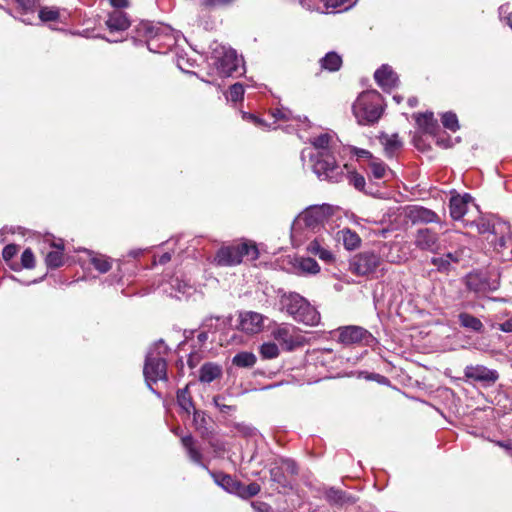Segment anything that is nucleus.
Returning <instances> with one entry per match:
<instances>
[{
  "label": "nucleus",
  "instance_id": "f257e3e1",
  "mask_svg": "<svg viewBox=\"0 0 512 512\" xmlns=\"http://www.w3.org/2000/svg\"><path fill=\"white\" fill-rule=\"evenodd\" d=\"M332 137L325 133L316 137L312 145L318 150L315 155L313 171L321 180H327L338 183L345 177L343 168L336 164L335 158L331 153Z\"/></svg>",
  "mask_w": 512,
  "mask_h": 512
},
{
  "label": "nucleus",
  "instance_id": "f03ea898",
  "mask_svg": "<svg viewBox=\"0 0 512 512\" xmlns=\"http://www.w3.org/2000/svg\"><path fill=\"white\" fill-rule=\"evenodd\" d=\"M280 307L295 321L308 326L320 322V314L303 296L296 292L283 293L280 296Z\"/></svg>",
  "mask_w": 512,
  "mask_h": 512
},
{
  "label": "nucleus",
  "instance_id": "7ed1b4c3",
  "mask_svg": "<svg viewBox=\"0 0 512 512\" xmlns=\"http://www.w3.org/2000/svg\"><path fill=\"white\" fill-rule=\"evenodd\" d=\"M332 214L329 205H314L300 213L292 224V236H301L305 231L319 232Z\"/></svg>",
  "mask_w": 512,
  "mask_h": 512
},
{
  "label": "nucleus",
  "instance_id": "20e7f679",
  "mask_svg": "<svg viewBox=\"0 0 512 512\" xmlns=\"http://www.w3.org/2000/svg\"><path fill=\"white\" fill-rule=\"evenodd\" d=\"M168 353V346L163 340L156 342L148 351L144 363L143 374L151 389V383L167 379V364L164 355Z\"/></svg>",
  "mask_w": 512,
  "mask_h": 512
},
{
  "label": "nucleus",
  "instance_id": "39448f33",
  "mask_svg": "<svg viewBox=\"0 0 512 512\" xmlns=\"http://www.w3.org/2000/svg\"><path fill=\"white\" fill-rule=\"evenodd\" d=\"M352 109L359 124L375 123L383 112L382 96L375 90L365 91L358 96Z\"/></svg>",
  "mask_w": 512,
  "mask_h": 512
},
{
  "label": "nucleus",
  "instance_id": "423d86ee",
  "mask_svg": "<svg viewBox=\"0 0 512 512\" xmlns=\"http://www.w3.org/2000/svg\"><path fill=\"white\" fill-rule=\"evenodd\" d=\"M142 30L151 51L165 52L164 50L173 47L177 42L173 29L168 25L144 23Z\"/></svg>",
  "mask_w": 512,
  "mask_h": 512
},
{
  "label": "nucleus",
  "instance_id": "0eeeda50",
  "mask_svg": "<svg viewBox=\"0 0 512 512\" xmlns=\"http://www.w3.org/2000/svg\"><path fill=\"white\" fill-rule=\"evenodd\" d=\"M244 256L256 259L258 257V250L256 246L248 243H241L222 247L218 250L215 261L219 266H233L240 264Z\"/></svg>",
  "mask_w": 512,
  "mask_h": 512
},
{
  "label": "nucleus",
  "instance_id": "6e6552de",
  "mask_svg": "<svg viewBox=\"0 0 512 512\" xmlns=\"http://www.w3.org/2000/svg\"><path fill=\"white\" fill-rule=\"evenodd\" d=\"M272 337L280 343L286 351H292L305 344V337L297 328L290 324H278L271 330Z\"/></svg>",
  "mask_w": 512,
  "mask_h": 512
},
{
  "label": "nucleus",
  "instance_id": "1a4fd4ad",
  "mask_svg": "<svg viewBox=\"0 0 512 512\" xmlns=\"http://www.w3.org/2000/svg\"><path fill=\"white\" fill-rule=\"evenodd\" d=\"M336 331L338 333V341L344 345L362 344L373 346L376 343V338L361 326H342Z\"/></svg>",
  "mask_w": 512,
  "mask_h": 512
},
{
  "label": "nucleus",
  "instance_id": "9d476101",
  "mask_svg": "<svg viewBox=\"0 0 512 512\" xmlns=\"http://www.w3.org/2000/svg\"><path fill=\"white\" fill-rule=\"evenodd\" d=\"M381 264V257L374 251H363L350 261V271L357 276H369L376 272Z\"/></svg>",
  "mask_w": 512,
  "mask_h": 512
},
{
  "label": "nucleus",
  "instance_id": "9b49d317",
  "mask_svg": "<svg viewBox=\"0 0 512 512\" xmlns=\"http://www.w3.org/2000/svg\"><path fill=\"white\" fill-rule=\"evenodd\" d=\"M486 240L497 254H502V260L510 259L512 252L507 245L511 242L510 227L506 223H498L494 228V234L486 236Z\"/></svg>",
  "mask_w": 512,
  "mask_h": 512
},
{
  "label": "nucleus",
  "instance_id": "f8f14e48",
  "mask_svg": "<svg viewBox=\"0 0 512 512\" xmlns=\"http://www.w3.org/2000/svg\"><path fill=\"white\" fill-rule=\"evenodd\" d=\"M216 67L220 75L228 77L237 71L241 59L238 58L235 50L221 47V51H215Z\"/></svg>",
  "mask_w": 512,
  "mask_h": 512
},
{
  "label": "nucleus",
  "instance_id": "ddd939ff",
  "mask_svg": "<svg viewBox=\"0 0 512 512\" xmlns=\"http://www.w3.org/2000/svg\"><path fill=\"white\" fill-rule=\"evenodd\" d=\"M464 375L469 380L480 382L487 386L493 385L499 379V374L496 370L489 369L483 365L466 366Z\"/></svg>",
  "mask_w": 512,
  "mask_h": 512
},
{
  "label": "nucleus",
  "instance_id": "4468645a",
  "mask_svg": "<svg viewBox=\"0 0 512 512\" xmlns=\"http://www.w3.org/2000/svg\"><path fill=\"white\" fill-rule=\"evenodd\" d=\"M414 244L420 250L435 252L439 248L438 235L429 228H421L415 234Z\"/></svg>",
  "mask_w": 512,
  "mask_h": 512
},
{
  "label": "nucleus",
  "instance_id": "2eb2a0df",
  "mask_svg": "<svg viewBox=\"0 0 512 512\" xmlns=\"http://www.w3.org/2000/svg\"><path fill=\"white\" fill-rule=\"evenodd\" d=\"M263 321L264 317L260 313L242 312L239 315V328L248 334H256L262 330Z\"/></svg>",
  "mask_w": 512,
  "mask_h": 512
},
{
  "label": "nucleus",
  "instance_id": "dca6fc26",
  "mask_svg": "<svg viewBox=\"0 0 512 512\" xmlns=\"http://www.w3.org/2000/svg\"><path fill=\"white\" fill-rule=\"evenodd\" d=\"M293 273L297 275H316L320 272V266L310 257H294L290 261Z\"/></svg>",
  "mask_w": 512,
  "mask_h": 512
},
{
  "label": "nucleus",
  "instance_id": "f3484780",
  "mask_svg": "<svg viewBox=\"0 0 512 512\" xmlns=\"http://www.w3.org/2000/svg\"><path fill=\"white\" fill-rule=\"evenodd\" d=\"M407 217L413 224H428L439 221V217L434 211L417 205L408 208Z\"/></svg>",
  "mask_w": 512,
  "mask_h": 512
},
{
  "label": "nucleus",
  "instance_id": "a211bd4d",
  "mask_svg": "<svg viewBox=\"0 0 512 512\" xmlns=\"http://www.w3.org/2000/svg\"><path fill=\"white\" fill-rule=\"evenodd\" d=\"M374 78L377 84L382 87L383 90L389 91L397 86L398 77L392 68L388 65H382L376 70Z\"/></svg>",
  "mask_w": 512,
  "mask_h": 512
},
{
  "label": "nucleus",
  "instance_id": "6ab92c4d",
  "mask_svg": "<svg viewBox=\"0 0 512 512\" xmlns=\"http://www.w3.org/2000/svg\"><path fill=\"white\" fill-rule=\"evenodd\" d=\"M105 24L110 32H120L127 30L131 22L125 12L115 10L109 13Z\"/></svg>",
  "mask_w": 512,
  "mask_h": 512
},
{
  "label": "nucleus",
  "instance_id": "aec40b11",
  "mask_svg": "<svg viewBox=\"0 0 512 512\" xmlns=\"http://www.w3.org/2000/svg\"><path fill=\"white\" fill-rule=\"evenodd\" d=\"M472 200L471 195L452 196L449 202L450 215L454 220H460L467 212L468 203Z\"/></svg>",
  "mask_w": 512,
  "mask_h": 512
},
{
  "label": "nucleus",
  "instance_id": "412c9836",
  "mask_svg": "<svg viewBox=\"0 0 512 512\" xmlns=\"http://www.w3.org/2000/svg\"><path fill=\"white\" fill-rule=\"evenodd\" d=\"M324 498L329 504L338 506L356 502V499L353 496L334 487H330L324 491Z\"/></svg>",
  "mask_w": 512,
  "mask_h": 512
},
{
  "label": "nucleus",
  "instance_id": "4be33fe9",
  "mask_svg": "<svg viewBox=\"0 0 512 512\" xmlns=\"http://www.w3.org/2000/svg\"><path fill=\"white\" fill-rule=\"evenodd\" d=\"M222 376V367L216 363L208 362L201 366L199 370V381L202 383H211Z\"/></svg>",
  "mask_w": 512,
  "mask_h": 512
},
{
  "label": "nucleus",
  "instance_id": "5701e85b",
  "mask_svg": "<svg viewBox=\"0 0 512 512\" xmlns=\"http://www.w3.org/2000/svg\"><path fill=\"white\" fill-rule=\"evenodd\" d=\"M171 288L173 292H171V296L181 299L182 297H188L192 295L195 291L194 286L187 280L181 279L179 277H174L171 280Z\"/></svg>",
  "mask_w": 512,
  "mask_h": 512
},
{
  "label": "nucleus",
  "instance_id": "b1692460",
  "mask_svg": "<svg viewBox=\"0 0 512 512\" xmlns=\"http://www.w3.org/2000/svg\"><path fill=\"white\" fill-rule=\"evenodd\" d=\"M378 254L381 260L385 259L389 263L399 264L405 261L398 244H383Z\"/></svg>",
  "mask_w": 512,
  "mask_h": 512
},
{
  "label": "nucleus",
  "instance_id": "393cba45",
  "mask_svg": "<svg viewBox=\"0 0 512 512\" xmlns=\"http://www.w3.org/2000/svg\"><path fill=\"white\" fill-rule=\"evenodd\" d=\"M210 474L218 486L223 488L225 491L236 495L240 484L239 481L224 473L210 472Z\"/></svg>",
  "mask_w": 512,
  "mask_h": 512
},
{
  "label": "nucleus",
  "instance_id": "a878e982",
  "mask_svg": "<svg viewBox=\"0 0 512 512\" xmlns=\"http://www.w3.org/2000/svg\"><path fill=\"white\" fill-rule=\"evenodd\" d=\"M17 9L22 15H27L21 21L25 24H31L35 18V11L39 5L40 0H15Z\"/></svg>",
  "mask_w": 512,
  "mask_h": 512
},
{
  "label": "nucleus",
  "instance_id": "bb28decb",
  "mask_svg": "<svg viewBox=\"0 0 512 512\" xmlns=\"http://www.w3.org/2000/svg\"><path fill=\"white\" fill-rule=\"evenodd\" d=\"M181 443L183 447L186 449L187 454L191 461L196 464L202 465V453L196 448L195 440L191 435H186L181 438Z\"/></svg>",
  "mask_w": 512,
  "mask_h": 512
},
{
  "label": "nucleus",
  "instance_id": "cd10ccee",
  "mask_svg": "<svg viewBox=\"0 0 512 512\" xmlns=\"http://www.w3.org/2000/svg\"><path fill=\"white\" fill-rule=\"evenodd\" d=\"M458 319L460 325L466 329L479 333L483 332L484 330L483 323L480 321V319L469 313H460Z\"/></svg>",
  "mask_w": 512,
  "mask_h": 512
},
{
  "label": "nucleus",
  "instance_id": "c85d7f7f",
  "mask_svg": "<svg viewBox=\"0 0 512 512\" xmlns=\"http://www.w3.org/2000/svg\"><path fill=\"white\" fill-rule=\"evenodd\" d=\"M416 123L425 133L429 134H433L438 127L432 112L417 115Z\"/></svg>",
  "mask_w": 512,
  "mask_h": 512
},
{
  "label": "nucleus",
  "instance_id": "c756f323",
  "mask_svg": "<svg viewBox=\"0 0 512 512\" xmlns=\"http://www.w3.org/2000/svg\"><path fill=\"white\" fill-rule=\"evenodd\" d=\"M338 235L342 239L345 248L348 250L356 249L361 243L358 234L350 229H343L338 232Z\"/></svg>",
  "mask_w": 512,
  "mask_h": 512
},
{
  "label": "nucleus",
  "instance_id": "7c9ffc66",
  "mask_svg": "<svg viewBox=\"0 0 512 512\" xmlns=\"http://www.w3.org/2000/svg\"><path fill=\"white\" fill-rule=\"evenodd\" d=\"M321 67L330 72H334L340 69L342 65V58L335 52H328L321 60Z\"/></svg>",
  "mask_w": 512,
  "mask_h": 512
},
{
  "label": "nucleus",
  "instance_id": "2f4dec72",
  "mask_svg": "<svg viewBox=\"0 0 512 512\" xmlns=\"http://www.w3.org/2000/svg\"><path fill=\"white\" fill-rule=\"evenodd\" d=\"M369 169L371 171L372 176L375 179H384L389 174L392 173L391 170L387 167V165L384 162H382L376 158H374L370 161Z\"/></svg>",
  "mask_w": 512,
  "mask_h": 512
},
{
  "label": "nucleus",
  "instance_id": "473e14b6",
  "mask_svg": "<svg viewBox=\"0 0 512 512\" xmlns=\"http://www.w3.org/2000/svg\"><path fill=\"white\" fill-rule=\"evenodd\" d=\"M53 247L57 248L56 251H52L46 256V264L49 268H58L63 264V244H52Z\"/></svg>",
  "mask_w": 512,
  "mask_h": 512
},
{
  "label": "nucleus",
  "instance_id": "72a5a7b5",
  "mask_svg": "<svg viewBox=\"0 0 512 512\" xmlns=\"http://www.w3.org/2000/svg\"><path fill=\"white\" fill-rule=\"evenodd\" d=\"M177 402L178 405L188 414L191 412V410H194V404L189 392L188 385H186V387L183 389L178 390Z\"/></svg>",
  "mask_w": 512,
  "mask_h": 512
},
{
  "label": "nucleus",
  "instance_id": "f704fd0d",
  "mask_svg": "<svg viewBox=\"0 0 512 512\" xmlns=\"http://www.w3.org/2000/svg\"><path fill=\"white\" fill-rule=\"evenodd\" d=\"M270 478L273 482L279 484L284 488L290 486V480L279 463H276L270 469Z\"/></svg>",
  "mask_w": 512,
  "mask_h": 512
},
{
  "label": "nucleus",
  "instance_id": "c9c22d12",
  "mask_svg": "<svg viewBox=\"0 0 512 512\" xmlns=\"http://www.w3.org/2000/svg\"><path fill=\"white\" fill-rule=\"evenodd\" d=\"M271 115L275 120L283 121H296V122H307V117L301 118L300 116H294L293 113L287 108H277L271 112Z\"/></svg>",
  "mask_w": 512,
  "mask_h": 512
},
{
  "label": "nucleus",
  "instance_id": "e433bc0d",
  "mask_svg": "<svg viewBox=\"0 0 512 512\" xmlns=\"http://www.w3.org/2000/svg\"><path fill=\"white\" fill-rule=\"evenodd\" d=\"M232 362L238 367L249 368L256 363V356L251 352H240L233 357Z\"/></svg>",
  "mask_w": 512,
  "mask_h": 512
},
{
  "label": "nucleus",
  "instance_id": "4c0bfd02",
  "mask_svg": "<svg viewBox=\"0 0 512 512\" xmlns=\"http://www.w3.org/2000/svg\"><path fill=\"white\" fill-rule=\"evenodd\" d=\"M193 424L202 437H205L208 434V422L204 412L195 409L193 410Z\"/></svg>",
  "mask_w": 512,
  "mask_h": 512
},
{
  "label": "nucleus",
  "instance_id": "58836bf2",
  "mask_svg": "<svg viewBox=\"0 0 512 512\" xmlns=\"http://www.w3.org/2000/svg\"><path fill=\"white\" fill-rule=\"evenodd\" d=\"M260 490V485L255 482L250 483L249 485H244L240 482L236 495H238L241 498L247 499L257 495L260 492Z\"/></svg>",
  "mask_w": 512,
  "mask_h": 512
},
{
  "label": "nucleus",
  "instance_id": "ea45409f",
  "mask_svg": "<svg viewBox=\"0 0 512 512\" xmlns=\"http://www.w3.org/2000/svg\"><path fill=\"white\" fill-rule=\"evenodd\" d=\"M279 347L274 342H265L260 347V355L263 359H274L279 356Z\"/></svg>",
  "mask_w": 512,
  "mask_h": 512
},
{
  "label": "nucleus",
  "instance_id": "a19ab883",
  "mask_svg": "<svg viewBox=\"0 0 512 512\" xmlns=\"http://www.w3.org/2000/svg\"><path fill=\"white\" fill-rule=\"evenodd\" d=\"M499 222H492L490 220H487L485 218H480L475 222H472V224H475L477 227V230L480 234H494V228L497 226Z\"/></svg>",
  "mask_w": 512,
  "mask_h": 512
},
{
  "label": "nucleus",
  "instance_id": "79ce46f5",
  "mask_svg": "<svg viewBox=\"0 0 512 512\" xmlns=\"http://www.w3.org/2000/svg\"><path fill=\"white\" fill-rule=\"evenodd\" d=\"M91 264L98 270L100 273H106L111 269V262L108 258L102 255H93L91 256Z\"/></svg>",
  "mask_w": 512,
  "mask_h": 512
},
{
  "label": "nucleus",
  "instance_id": "37998d69",
  "mask_svg": "<svg viewBox=\"0 0 512 512\" xmlns=\"http://www.w3.org/2000/svg\"><path fill=\"white\" fill-rule=\"evenodd\" d=\"M326 9L347 10L352 7L356 0H321Z\"/></svg>",
  "mask_w": 512,
  "mask_h": 512
},
{
  "label": "nucleus",
  "instance_id": "c03bdc74",
  "mask_svg": "<svg viewBox=\"0 0 512 512\" xmlns=\"http://www.w3.org/2000/svg\"><path fill=\"white\" fill-rule=\"evenodd\" d=\"M442 124L446 129L455 132L459 128L458 118L455 113L446 112L442 115Z\"/></svg>",
  "mask_w": 512,
  "mask_h": 512
},
{
  "label": "nucleus",
  "instance_id": "a18cd8bd",
  "mask_svg": "<svg viewBox=\"0 0 512 512\" xmlns=\"http://www.w3.org/2000/svg\"><path fill=\"white\" fill-rule=\"evenodd\" d=\"M41 21H55L59 18V10L55 7H44L39 11Z\"/></svg>",
  "mask_w": 512,
  "mask_h": 512
},
{
  "label": "nucleus",
  "instance_id": "49530a36",
  "mask_svg": "<svg viewBox=\"0 0 512 512\" xmlns=\"http://www.w3.org/2000/svg\"><path fill=\"white\" fill-rule=\"evenodd\" d=\"M385 146V151L387 155L392 156L393 153L401 147V141L399 140L397 135H393L391 137H386L383 142Z\"/></svg>",
  "mask_w": 512,
  "mask_h": 512
},
{
  "label": "nucleus",
  "instance_id": "de8ad7c7",
  "mask_svg": "<svg viewBox=\"0 0 512 512\" xmlns=\"http://www.w3.org/2000/svg\"><path fill=\"white\" fill-rule=\"evenodd\" d=\"M325 245V237L323 235H320L319 237H316L308 244L307 251L308 253L317 256V254L320 252V250L323 249Z\"/></svg>",
  "mask_w": 512,
  "mask_h": 512
},
{
  "label": "nucleus",
  "instance_id": "09e8293b",
  "mask_svg": "<svg viewBox=\"0 0 512 512\" xmlns=\"http://www.w3.org/2000/svg\"><path fill=\"white\" fill-rule=\"evenodd\" d=\"M499 17L512 29V6L509 3L499 7Z\"/></svg>",
  "mask_w": 512,
  "mask_h": 512
},
{
  "label": "nucleus",
  "instance_id": "8fccbe9b",
  "mask_svg": "<svg viewBox=\"0 0 512 512\" xmlns=\"http://www.w3.org/2000/svg\"><path fill=\"white\" fill-rule=\"evenodd\" d=\"M34 266V254L30 248H26L21 255V268L32 269Z\"/></svg>",
  "mask_w": 512,
  "mask_h": 512
},
{
  "label": "nucleus",
  "instance_id": "3c124183",
  "mask_svg": "<svg viewBox=\"0 0 512 512\" xmlns=\"http://www.w3.org/2000/svg\"><path fill=\"white\" fill-rule=\"evenodd\" d=\"M244 88L240 83H235L230 87L227 98L232 102H237L243 98Z\"/></svg>",
  "mask_w": 512,
  "mask_h": 512
},
{
  "label": "nucleus",
  "instance_id": "603ef678",
  "mask_svg": "<svg viewBox=\"0 0 512 512\" xmlns=\"http://www.w3.org/2000/svg\"><path fill=\"white\" fill-rule=\"evenodd\" d=\"M279 464L284 469L287 476H294L298 473V467L296 463L291 459H282Z\"/></svg>",
  "mask_w": 512,
  "mask_h": 512
},
{
  "label": "nucleus",
  "instance_id": "864d4df0",
  "mask_svg": "<svg viewBox=\"0 0 512 512\" xmlns=\"http://www.w3.org/2000/svg\"><path fill=\"white\" fill-rule=\"evenodd\" d=\"M349 183L352 184L356 189L363 190L365 186V178L355 172H349L347 175Z\"/></svg>",
  "mask_w": 512,
  "mask_h": 512
},
{
  "label": "nucleus",
  "instance_id": "5fc2aeb1",
  "mask_svg": "<svg viewBox=\"0 0 512 512\" xmlns=\"http://www.w3.org/2000/svg\"><path fill=\"white\" fill-rule=\"evenodd\" d=\"M224 397L221 395H216L213 397V404L223 413H228L231 410H234L233 406L226 405L224 402Z\"/></svg>",
  "mask_w": 512,
  "mask_h": 512
},
{
  "label": "nucleus",
  "instance_id": "6e6d98bb",
  "mask_svg": "<svg viewBox=\"0 0 512 512\" xmlns=\"http://www.w3.org/2000/svg\"><path fill=\"white\" fill-rule=\"evenodd\" d=\"M18 252V246L15 244H8L4 247L2 256L3 259L8 262L10 261Z\"/></svg>",
  "mask_w": 512,
  "mask_h": 512
},
{
  "label": "nucleus",
  "instance_id": "4d7b16f0",
  "mask_svg": "<svg viewBox=\"0 0 512 512\" xmlns=\"http://www.w3.org/2000/svg\"><path fill=\"white\" fill-rule=\"evenodd\" d=\"M234 0H202L201 5L204 7L224 6L232 3Z\"/></svg>",
  "mask_w": 512,
  "mask_h": 512
},
{
  "label": "nucleus",
  "instance_id": "13d9d810",
  "mask_svg": "<svg viewBox=\"0 0 512 512\" xmlns=\"http://www.w3.org/2000/svg\"><path fill=\"white\" fill-rule=\"evenodd\" d=\"M243 119L250 121L259 127H268L264 120L260 119L254 114L243 113Z\"/></svg>",
  "mask_w": 512,
  "mask_h": 512
},
{
  "label": "nucleus",
  "instance_id": "bf43d9fd",
  "mask_svg": "<svg viewBox=\"0 0 512 512\" xmlns=\"http://www.w3.org/2000/svg\"><path fill=\"white\" fill-rule=\"evenodd\" d=\"M317 256L325 262H331L334 259V256L332 252L328 249L327 245H325L323 249L320 250Z\"/></svg>",
  "mask_w": 512,
  "mask_h": 512
},
{
  "label": "nucleus",
  "instance_id": "052dcab7",
  "mask_svg": "<svg viewBox=\"0 0 512 512\" xmlns=\"http://www.w3.org/2000/svg\"><path fill=\"white\" fill-rule=\"evenodd\" d=\"M432 264L437 266L438 269H447L450 265V260L444 258V256L434 257L432 259Z\"/></svg>",
  "mask_w": 512,
  "mask_h": 512
},
{
  "label": "nucleus",
  "instance_id": "680f3d73",
  "mask_svg": "<svg viewBox=\"0 0 512 512\" xmlns=\"http://www.w3.org/2000/svg\"><path fill=\"white\" fill-rule=\"evenodd\" d=\"M497 329L505 333H512V316L504 322L498 324Z\"/></svg>",
  "mask_w": 512,
  "mask_h": 512
},
{
  "label": "nucleus",
  "instance_id": "e2e57ef3",
  "mask_svg": "<svg viewBox=\"0 0 512 512\" xmlns=\"http://www.w3.org/2000/svg\"><path fill=\"white\" fill-rule=\"evenodd\" d=\"M252 507L258 512H273L271 506L264 502H253Z\"/></svg>",
  "mask_w": 512,
  "mask_h": 512
},
{
  "label": "nucleus",
  "instance_id": "0e129e2a",
  "mask_svg": "<svg viewBox=\"0 0 512 512\" xmlns=\"http://www.w3.org/2000/svg\"><path fill=\"white\" fill-rule=\"evenodd\" d=\"M354 154L359 157V158H367V159H370V161L372 159H374V157L372 156V154L368 151V150H365V149H360V148H354Z\"/></svg>",
  "mask_w": 512,
  "mask_h": 512
},
{
  "label": "nucleus",
  "instance_id": "69168bd1",
  "mask_svg": "<svg viewBox=\"0 0 512 512\" xmlns=\"http://www.w3.org/2000/svg\"><path fill=\"white\" fill-rule=\"evenodd\" d=\"M109 4L116 9H121V8H127L129 6V1L128 0H109Z\"/></svg>",
  "mask_w": 512,
  "mask_h": 512
},
{
  "label": "nucleus",
  "instance_id": "338daca9",
  "mask_svg": "<svg viewBox=\"0 0 512 512\" xmlns=\"http://www.w3.org/2000/svg\"><path fill=\"white\" fill-rule=\"evenodd\" d=\"M300 4L302 5V7H304L306 10H309V11H314V10H319V8L315 7L313 5V2L314 0H299Z\"/></svg>",
  "mask_w": 512,
  "mask_h": 512
},
{
  "label": "nucleus",
  "instance_id": "774afa93",
  "mask_svg": "<svg viewBox=\"0 0 512 512\" xmlns=\"http://www.w3.org/2000/svg\"><path fill=\"white\" fill-rule=\"evenodd\" d=\"M444 258L450 260V264L452 262H458L459 261V254L458 253H447L444 255Z\"/></svg>",
  "mask_w": 512,
  "mask_h": 512
}]
</instances>
